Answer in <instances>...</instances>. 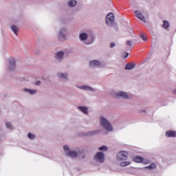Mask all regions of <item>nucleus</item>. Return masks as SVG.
<instances>
[{
    "mask_svg": "<svg viewBox=\"0 0 176 176\" xmlns=\"http://www.w3.org/2000/svg\"><path fill=\"white\" fill-rule=\"evenodd\" d=\"M94 34L92 33L81 32L79 34V40L83 42L85 45H92L94 43Z\"/></svg>",
    "mask_w": 176,
    "mask_h": 176,
    "instance_id": "obj_1",
    "label": "nucleus"
},
{
    "mask_svg": "<svg viewBox=\"0 0 176 176\" xmlns=\"http://www.w3.org/2000/svg\"><path fill=\"white\" fill-rule=\"evenodd\" d=\"M100 126L104 128L107 131H113V127L112 126V124H111V122L107 118H105L104 116H101L99 118Z\"/></svg>",
    "mask_w": 176,
    "mask_h": 176,
    "instance_id": "obj_3",
    "label": "nucleus"
},
{
    "mask_svg": "<svg viewBox=\"0 0 176 176\" xmlns=\"http://www.w3.org/2000/svg\"><path fill=\"white\" fill-rule=\"evenodd\" d=\"M140 113H145V110L140 111Z\"/></svg>",
    "mask_w": 176,
    "mask_h": 176,
    "instance_id": "obj_35",
    "label": "nucleus"
},
{
    "mask_svg": "<svg viewBox=\"0 0 176 176\" xmlns=\"http://www.w3.org/2000/svg\"><path fill=\"white\" fill-rule=\"evenodd\" d=\"M115 43H111V44H110V47L112 49V48H113V47H115Z\"/></svg>",
    "mask_w": 176,
    "mask_h": 176,
    "instance_id": "obj_32",
    "label": "nucleus"
},
{
    "mask_svg": "<svg viewBox=\"0 0 176 176\" xmlns=\"http://www.w3.org/2000/svg\"><path fill=\"white\" fill-rule=\"evenodd\" d=\"M134 14L135 15V17H137V19H139V20H141L142 21H143V23H146V19L145 18V16H144V14H142L141 11L135 10Z\"/></svg>",
    "mask_w": 176,
    "mask_h": 176,
    "instance_id": "obj_11",
    "label": "nucleus"
},
{
    "mask_svg": "<svg viewBox=\"0 0 176 176\" xmlns=\"http://www.w3.org/2000/svg\"><path fill=\"white\" fill-rule=\"evenodd\" d=\"M115 21V15L113 13L110 12L106 16L105 22L108 27H112Z\"/></svg>",
    "mask_w": 176,
    "mask_h": 176,
    "instance_id": "obj_7",
    "label": "nucleus"
},
{
    "mask_svg": "<svg viewBox=\"0 0 176 176\" xmlns=\"http://www.w3.org/2000/svg\"><path fill=\"white\" fill-rule=\"evenodd\" d=\"M63 149L67 156L72 158L80 157V155L85 153V151L82 148H79L77 150V151H71V148H69L68 145H65L63 146Z\"/></svg>",
    "mask_w": 176,
    "mask_h": 176,
    "instance_id": "obj_2",
    "label": "nucleus"
},
{
    "mask_svg": "<svg viewBox=\"0 0 176 176\" xmlns=\"http://www.w3.org/2000/svg\"><path fill=\"white\" fill-rule=\"evenodd\" d=\"M131 163L130 162H122L120 163L121 167H127V166H130Z\"/></svg>",
    "mask_w": 176,
    "mask_h": 176,
    "instance_id": "obj_26",
    "label": "nucleus"
},
{
    "mask_svg": "<svg viewBox=\"0 0 176 176\" xmlns=\"http://www.w3.org/2000/svg\"><path fill=\"white\" fill-rule=\"evenodd\" d=\"M96 134H98V131H91L86 133V135H88L89 137H91V135H94Z\"/></svg>",
    "mask_w": 176,
    "mask_h": 176,
    "instance_id": "obj_24",
    "label": "nucleus"
},
{
    "mask_svg": "<svg viewBox=\"0 0 176 176\" xmlns=\"http://www.w3.org/2000/svg\"><path fill=\"white\" fill-rule=\"evenodd\" d=\"M126 45H127L128 46H129V47H131V45H133V43H131V41H126Z\"/></svg>",
    "mask_w": 176,
    "mask_h": 176,
    "instance_id": "obj_29",
    "label": "nucleus"
},
{
    "mask_svg": "<svg viewBox=\"0 0 176 176\" xmlns=\"http://www.w3.org/2000/svg\"><path fill=\"white\" fill-rule=\"evenodd\" d=\"M58 78H62L65 80H68V74L67 73H58Z\"/></svg>",
    "mask_w": 176,
    "mask_h": 176,
    "instance_id": "obj_19",
    "label": "nucleus"
},
{
    "mask_svg": "<svg viewBox=\"0 0 176 176\" xmlns=\"http://www.w3.org/2000/svg\"><path fill=\"white\" fill-rule=\"evenodd\" d=\"M133 162H135L136 163H142L144 162V157L141 156H135L133 159Z\"/></svg>",
    "mask_w": 176,
    "mask_h": 176,
    "instance_id": "obj_18",
    "label": "nucleus"
},
{
    "mask_svg": "<svg viewBox=\"0 0 176 176\" xmlns=\"http://www.w3.org/2000/svg\"><path fill=\"white\" fill-rule=\"evenodd\" d=\"M67 34H68V29L67 28H60L58 32V41H60V42H65V41H67V39H68Z\"/></svg>",
    "mask_w": 176,
    "mask_h": 176,
    "instance_id": "obj_4",
    "label": "nucleus"
},
{
    "mask_svg": "<svg viewBox=\"0 0 176 176\" xmlns=\"http://www.w3.org/2000/svg\"><path fill=\"white\" fill-rule=\"evenodd\" d=\"M94 160L96 162V163H104V162H105V154L102 152L96 153L94 157Z\"/></svg>",
    "mask_w": 176,
    "mask_h": 176,
    "instance_id": "obj_6",
    "label": "nucleus"
},
{
    "mask_svg": "<svg viewBox=\"0 0 176 176\" xmlns=\"http://www.w3.org/2000/svg\"><path fill=\"white\" fill-rule=\"evenodd\" d=\"M82 159H84V158H85V156H84V155H82Z\"/></svg>",
    "mask_w": 176,
    "mask_h": 176,
    "instance_id": "obj_36",
    "label": "nucleus"
},
{
    "mask_svg": "<svg viewBox=\"0 0 176 176\" xmlns=\"http://www.w3.org/2000/svg\"><path fill=\"white\" fill-rule=\"evenodd\" d=\"M6 127L7 129H12V123H10V122H6Z\"/></svg>",
    "mask_w": 176,
    "mask_h": 176,
    "instance_id": "obj_28",
    "label": "nucleus"
},
{
    "mask_svg": "<svg viewBox=\"0 0 176 176\" xmlns=\"http://www.w3.org/2000/svg\"><path fill=\"white\" fill-rule=\"evenodd\" d=\"M98 151H100V152H107L108 151V146H102L98 148Z\"/></svg>",
    "mask_w": 176,
    "mask_h": 176,
    "instance_id": "obj_25",
    "label": "nucleus"
},
{
    "mask_svg": "<svg viewBox=\"0 0 176 176\" xmlns=\"http://www.w3.org/2000/svg\"><path fill=\"white\" fill-rule=\"evenodd\" d=\"M141 38H142V39H143L144 41H146L147 39H146V37H145V36L144 35V34H142L141 35Z\"/></svg>",
    "mask_w": 176,
    "mask_h": 176,
    "instance_id": "obj_31",
    "label": "nucleus"
},
{
    "mask_svg": "<svg viewBox=\"0 0 176 176\" xmlns=\"http://www.w3.org/2000/svg\"><path fill=\"white\" fill-rule=\"evenodd\" d=\"M129 156V153L127 151H120L117 155V160H127V157Z\"/></svg>",
    "mask_w": 176,
    "mask_h": 176,
    "instance_id": "obj_10",
    "label": "nucleus"
},
{
    "mask_svg": "<svg viewBox=\"0 0 176 176\" xmlns=\"http://www.w3.org/2000/svg\"><path fill=\"white\" fill-rule=\"evenodd\" d=\"M78 111H80L85 115H89V108L85 106H78Z\"/></svg>",
    "mask_w": 176,
    "mask_h": 176,
    "instance_id": "obj_14",
    "label": "nucleus"
},
{
    "mask_svg": "<svg viewBox=\"0 0 176 176\" xmlns=\"http://www.w3.org/2000/svg\"><path fill=\"white\" fill-rule=\"evenodd\" d=\"M166 137H172L175 138L176 137V131H168L166 132Z\"/></svg>",
    "mask_w": 176,
    "mask_h": 176,
    "instance_id": "obj_17",
    "label": "nucleus"
},
{
    "mask_svg": "<svg viewBox=\"0 0 176 176\" xmlns=\"http://www.w3.org/2000/svg\"><path fill=\"white\" fill-rule=\"evenodd\" d=\"M67 6H69V8H74V7L76 6V1L71 0V1H68Z\"/></svg>",
    "mask_w": 176,
    "mask_h": 176,
    "instance_id": "obj_20",
    "label": "nucleus"
},
{
    "mask_svg": "<svg viewBox=\"0 0 176 176\" xmlns=\"http://www.w3.org/2000/svg\"><path fill=\"white\" fill-rule=\"evenodd\" d=\"M88 65L89 68L92 69H96V68H102V67H104V64H102L101 61L96 59L91 60L89 62Z\"/></svg>",
    "mask_w": 176,
    "mask_h": 176,
    "instance_id": "obj_5",
    "label": "nucleus"
},
{
    "mask_svg": "<svg viewBox=\"0 0 176 176\" xmlns=\"http://www.w3.org/2000/svg\"><path fill=\"white\" fill-rule=\"evenodd\" d=\"M23 91L25 93H28L29 94H30V96H34V94H36L37 93L36 89H31L28 88L23 89Z\"/></svg>",
    "mask_w": 176,
    "mask_h": 176,
    "instance_id": "obj_15",
    "label": "nucleus"
},
{
    "mask_svg": "<svg viewBox=\"0 0 176 176\" xmlns=\"http://www.w3.org/2000/svg\"><path fill=\"white\" fill-rule=\"evenodd\" d=\"M76 87L77 89H79L80 90H84L85 91H90L91 93H94V91H96L97 89L93 88L89 85H76Z\"/></svg>",
    "mask_w": 176,
    "mask_h": 176,
    "instance_id": "obj_8",
    "label": "nucleus"
},
{
    "mask_svg": "<svg viewBox=\"0 0 176 176\" xmlns=\"http://www.w3.org/2000/svg\"><path fill=\"white\" fill-rule=\"evenodd\" d=\"M135 68V63H129L126 65L125 69L128 71H131V69H134Z\"/></svg>",
    "mask_w": 176,
    "mask_h": 176,
    "instance_id": "obj_16",
    "label": "nucleus"
},
{
    "mask_svg": "<svg viewBox=\"0 0 176 176\" xmlns=\"http://www.w3.org/2000/svg\"><path fill=\"white\" fill-rule=\"evenodd\" d=\"M36 86H41V81L37 80L35 83Z\"/></svg>",
    "mask_w": 176,
    "mask_h": 176,
    "instance_id": "obj_30",
    "label": "nucleus"
},
{
    "mask_svg": "<svg viewBox=\"0 0 176 176\" xmlns=\"http://www.w3.org/2000/svg\"><path fill=\"white\" fill-rule=\"evenodd\" d=\"M8 69L11 72L16 69V61L14 60V58H10Z\"/></svg>",
    "mask_w": 176,
    "mask_h": 176,
    "instance_id": "obj_12",
    "label": "nucleus"
},
{
    "mask_svg": "<svg viewBox=\"0 0 176 176\" xmlns=\"http://www.w3.org/2000/svg\"><path fill=\"white\" fill-rule=\"evenodd\" d=\"M173 94H175L176 96V88L175 89H173Z\"/></svg>",
    "mask_w": 176,
    "mask_h": 176,
    "instance_id": "obj_34",
    "label": "nucleus"
},
{
    "mask_svg": "<svg viewBox=\"0 0 176 176\" xmlns=\"http://www.w3.org/2000/svg\"><path fill=\"white\" fill-rule=\"evenodd\" d=\"M10 28L12 32H14L15 35H17V32H19V28L16 25H11Z\"/></svg>",
    "mask_w": 176,
    "mask_h": 176,
    "instance_id": "obj_22",
    "label": "nucleus"
},
{
    "mask_svg": "<svg viewBox=\"0 0 176 176\" xmlns=\"http://www.w3.org/2000/svg\"><path fill=\"white\" fill-rule=\"evenodd\" d=\"M163 25H162V28L164 30H168V28H170V23L167 21H163Z\"/></svg>",
    "mask_w": 176,
    "mask_h": 176,
    "instance_id": "obj_21",
    "label": "nucleus"
},
{
    "mask_svg": "<svg viewBox=\"0 0 176 176\" xmlns=\"http://www.w3.org/2000/svg\"><path fill=\"white\" fill-rule=\"evenodd\" d=\"M54 58L56 61L61 62L64 59V52L63 51H59L56 52V54L54 56Z\"/></svg>",
    "mask_w": 176,
    "mask_h": 176,
    "instance_id": "obj_13",
    "label": "nucleus"
},
{
    "mask_svg": "<svg viewBox=\"0 0 176 176\" xmlns=\"http://www.w3.org/2000/svg\"><path fill=\"white\" fill-rule=\"evenodd\" d=\"M144 168H148V170H155V168H156V164L153 162L148 166L144 167Z\"/></svg>",
    "mask_w": 176,
    "mask_h": 176,
    "instance_id": "obj_23",
    "label": "nucleus"
},
{
    "mask_svg": "<svg viewBox=\"0 0 176 176\" xmlns=\"http://www.w3.org/2000/svg\"><path fill=\"white\" fill-rule=\"evenodd\" d=\"M28 138L29 140H35V135L31 133H28Z\"/></svg>",
    "mask_w": 176,
    "mask_h": 176,
    "instance_id": "obj_27",
    "label": "nucleus"
},
{
    "mask_svg": "<svg viewBox=\"0 0 176 176\" xmlns=\"http://www.w3.org/2000/svg\"><path fill=\"white\" fill-rule=\"evenodd\" d=\"M114 97L116 98H124V100H129L131 98L130 95H129L126 92L120 91L118 92H116L114 94Z\"/></svg>",
    "mask_w": 176,
    "mask_h": 176,
    "instance_id": "obj_9",
    "label": "nucleus"
},
{
    "mask_svg": "<svg viewBox=\"0 0 176 176\" xmlns=\"http://www.w3.org/2000/svg\"><path fill=\"white\" fill-rule=\"evenodd\" d=\"M125 54H126V55H125V57H124V58H126V57L129 56V53L126 52Z\"/></svg>",
    "mask_w": 176,
    "mask_h": 176,
    "instance_id": "obj_33",
    "label": "nucleus"
}]
</instances>
